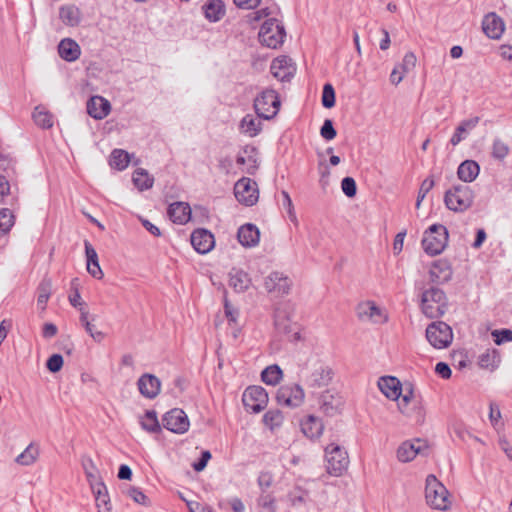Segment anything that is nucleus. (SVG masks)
<instances>
[{
	"instance_id": "nucleus-15",
	"label": "nucleus",
	"mask_w": 512,
	"mask_h": 512,
	"mask_svg": "<svg viewBox=\"0 0 512 512\" xmlns=\"http://www.w3.org/2000/svg\"><path fill=\"white\" fill-rule=\"evenodd\" d=\"M343 405V398L338 392L328 389L321 394L320 409L326 416L333 417L340 414Z\"/></svg>"
},
{
	"instance_id": "nucleus-57",
	"label": "nucleus",
	"mask_w": 512,
	"mask_h": 512,
	"mask_svg": "<svg viewBox=\"0 0 512 512\" xmlns=\"http://www.w3.org/2000/svg\"><path fill=\"white\" fill-rule=\"evenodd\" d=\"M435 182L432 176L424 179L420 185L417 199H416V207L420 206V203L424 200L428 192L434 187Z\"/></svg>"
},
{
	"instance_id": "nucleus-13",
	"label": "nucleus",
	"mask_w": 512,
	"mask_h": 512,
	"mask_svg": "<svg viewBox=\"0 0 512 512\" xmlns=\"http://www.w3.org/2000/svg\"><path fill=\"white\" fill-rule=\"evenodd\" d=\"M274 325L279 332L287 335L290 341L300 340V332L295 328L296 323H292L286 310L280 308L275 310Z\"/></svg>"
},
{
	"instance_id": "nucleus-11",
	"label": "nucleus",
	"mask_w": 512,
	"mask_h": 512,
	"mask_svg": "<svg viewBox=\"0 0 512 512\" xmlns=\"http://www.w3.org/2000/svg\"><path fill=\"white\" fill-rule=\"evenodd\" d=\"M234 195L237 201L245 206H253L259 198L257 183L251 178L242 177L234 185Z\"/></svg>"
},
{
	"instance_id": "nucleus-62",
	"label": "nucleus",
	"mask_w": 512,
	"mask_h": 512,
	"mask_svg": "<svg viewBox=\"0 0 512 512\" xmlns=\"http://www.w3.org/2000/svg\"><path fill=\"white\" fill-rule=\"evenodd\" d=\"M82 467L90 484L93 483V481L96 480L95 473L97 472L93 460L90 457L82 459Z\"/></svg>"
},
{
	"instance_id": "nucleus-37",
	"label": "nucleus",
	"mask_w": 512,
	"mask_h": 512,
	"mask_svg": "<svg viewBox=\"0 0 512 512\" xmlns=\"http://www.w3.org/2000/svg\"><path fill=\"white\" fill-rule=\"evenodd\" d=\"M284 373L278 364L265 367L261 372V381L266 385L276 386L283 379Z\"/></svg>"
},
{
	"instance_id": "nucleus-52",
	"label": "nucleus",
	"mask_w": 512,
	"mask_h": 512,
	"mask_svg": "<svg viewBox=\"0 0 512 512\" xmlns=\"http://www.w3.org/2000/svg\"><path fill=\"white\" fill-rule=\"evenodd\" d=\"M257 505L263 509L268 510V512H276V499L269 492H261L259 497L257 498Z\"/></svg>"
},
{
	"instance_id": "nucleus-50",
	"label": "nucleus",
	"mask_w": 512,
	"mask_h": 512,
	"mask_svg": "<svg viewBox=\"0 0 512 512\" xmlns=\"http://www.w3.org/2000/svg\"><path fill=\"white\" fill-rule=\"evenodd\" d=\"M357 314L360 319L363 317L371 319L376 315H380L381 309L374 302L369 301L358 305Z\"/></svg>"
},
{
	"instance_id": "nucleus-25",
	"label": "nucleus",
	"mask_w": 512,
	"mask_h": 512,
	"mask_svg": "<svg viewBox=\"0 0 512 512\" xmlns=\"http://www.w3.org/2000/svg\"><path fill=\"white\" fill-rule=\"evenodd\" d=\"M58 54L63 60L74 62L79 59L81 48L74 39L64 38L58 44Z\"/></svg>"
},
{
	"instance_id": "nucleus-3",
	"label": "nucleus",
	"mask_w": 512,
	"mask_h": 512,
	"mask_svg": "<svg viewBox=\"0 0 512 512\" xmlns=\"http://www.w3.org/2000/svg\"><path fill=\"white\" fill-rule=\"evenodd\" d=\"M449 233L447 228L439 223L430 225L424 232L421 241L422 248L429 256L441 254L448 244Z\"/></svg>"
},
{
	"instance_id": "nucleus-48",
	"label": "nucleus",
	"mask_w": 512,
	"mask_h": 512,
	"mask_svg": "<svg viewBox=\"0 0 512 512\" xmlns=\"http://www.w3.org/2000/svg\"><path fill=\"white\" fill-rule=\"evenodd\" d=\"M80 283L78 278H73L70 282V294L68 296V300L74 308L79 309L80 307H85L86 303L81 301L80 295Z\"/></svg>"
},
{
	"instance_id": "nucleus-7",
	"label": "nucleus",
	"mask_w": 512,
	"mask_h": 512,
	"mask_svg": "<svg viewBox=\"0 0 512 512\" xmlns=\"http://www.w3.org/2000/svg\"><path fill=\"white\" fill-rule=\"evenodd\" d=\"M325 458L327 461V473L331 476H341L349 464L347 451L336 443L326 446Z\"/></svg>"
},
{
	"instance_id": "nucleus-55",
	"label": "nucleus",
	"mask_w": 512,
	"mask_h": 512,
	"mask_svg": "<svg viewBox=\"0 0 512 512\" xmlns=\"http://www.w3.org/2000/svg\"><path fill=\"white\" fill-rule=\"evenodd\" d=\"M64 365L63 356L59 353L52 354L46 361V368L51 373H58Z\"/></svg>"
},
{
	"instance_id": "nucleus-54",
	"label": "nucleus",
	"mask_w": 512,
	"mask_h": 512,
	"mask_svg": "<svg viewBox=\"0 0 512 512\" xmlns=\"http://www.w3.org/2000/svg\"><path fill=\"white\" fill-rule=\"evenodd\" d=\"M320 135L326 141H331L337 136V130L332 119L327 118L324 120L320 128Z\"/></svg>"
},
{
	"instance_id": "nucleus-23",
	"label": "nucleus",
	"mask_w": 512,
	"mask_h": 512,
	"mask_svg": "<svg viewBox=\"0 0 512 512\" xmlns=\"http://www.w3.org/2000/svg\"><path fill=\"white\" fill-rule=\"evenodd\" d=\"M239 243L244 247H254L259 243L260 231L255 224L246 223L237 232Z\"/></svg>"
},
{
	"instance_id": "nucleus-35",
	"label": "nucleus",
	"mask_w": 512,
	"mask_h": 512,
	"mask_svg": "<svg viewBox=\"0 0 512 512\" xmlns=\"http://www.w3.org/2000/svg\"><path fill=\"white\" fill-rule=\"evenodd\" d=\"M239 130L249 137H255L262 131V123L253 115L247 114L241 119Z\"/></svg>"
},
{
	"instance_id": "nucleus-6",
	"label": "nucleus",
	"mask_w": 512,
	"mask_h": 512,
	"mask_svg": "<svg viewBox=\"0 0 512 512\" xmlns=\"http://www.w3.org/2000/svg\"><path fill=\"white\" fill-rule=\"evenodd\" d=\"M279 94L274 89L263 90L253 103L254 110L260 119L271 120L280 108Z\"/></svg>"
},
{
	"instance_id": "nucleus-34",
	"label": "nucleus",
	"mask_w": 512,
	"mask_h": 512,
	"mask_svg": "<svg viewBox=\"0 0 512 512\" xmlns=\"http://www.w3.org/2000/svg\"><path fill=\"white\" fill-rule=\"evenodd\" d=\"M59 18L66 26L75 27L80 24L81 11L75 5H65L59 9Z\"/></svg>"
},
{
	"instance_id": "nucleus-24",
	"label": "nucleus",
	"mask_w": 512,
	"mask_h": 512,
	"mask_svg": "<svg viewBox=\"0 0 512 512\" xmlns=\"http://www.w3.org/2000/svg\"><path fill=\"white\" fill-rule=\"evenodd\" d=\"M167 214L176 224H186L191 218V207L185 202H174L168 206Z\"/></svg>"
},
{
	"instance_id": "nucleus-9",
	"label": "nucleus",
	"mask_w": 512,
	"mask_h": 512,
	"mask_svg": "<svg viewBox=\"0 0 512 512\" xmlns=\"http://www.w3.org/2000/svg\"><path fill=\"white\" fill-rule=\"evenodd\" d=\"M269 396L265 388L259 385L248 386L242 395V402L247 412L258 414L268 404Z\"/></svg>"
},
{
	"instance_id": "nucleus-32",
	"label": "nucleus",
	"mask_w": 512,
	"mask_h": 512,
	"mask_svg": "<svg viewBox=\"0 0 512 512\" xmlns=\"http://www.w3.org/2000/svg\"><path fill=\"white\" fill-rule=\"evenodd\" d=\"M229 285L235 292H245L251 285V278L247 272L239 268H232L230 273Z\"/></svg>"
},
{
	"instance_id": "nucleus-38",
	"label": "nucleus",
	"mask_w": 512,
	"mask_h": 512,
	"mask_svg": "<svg viewBox=\"0 0 512 512\" xmlns=\"http://www.w3.org/2000/svg\"><path fill=\"white\" fill-rule=\"evenodd\" d=\"M130 160L131 155L126 150L116 148L111 152L109 165L118 171H123L128 167Z\"/></svg>"
},
{
	"instance_id": "nucleus-63",
	"label": "nucleus",
	"mask_w": 512,
	"mask_h": 512,
	"mask_svg": "<svg viewBox=\"0 0 512 512\" xmlns=\"http://www.w3.org/2000/svg\"><path fill=\"white\" fill-rule=\"evenodd\" d=\"M224 313L230 325L232 323L236 324L239 316V310L232 306L226 296L224 297Z\"/></svg>"
},
{
	"instance_id": "nucleus-46",
	"label": "nucleus",
	"mask_w": 512,
	"mask_h": 512,
	"mask_svg": "<svg viewBox=\"0 0 512 512\" xmlns=\"http://www.w3.org/2000/svg\"><path fill=\"white\" fill-rule=\"evenodd\" d=\"M321 104L326 109H331L336 104V92L330 82H327L323 85Z\"/></svg>"
},
{
	"instance_id": "nucleus-18",
	"label": "nucleus",
	"mask_w": 512,
	"mask_h": 512,
	"mask_svg": "<svg viewBox=\"0 0 512 512\" xmlns=\"http://www.w3.org/2000/svg\"><path fill=\"white\" fill-rule=\"evenodd\" d=\"M137 387L143 397L155 399L161 391V381L154 374L144 373L139 377Z\"/></svg>"
},
{
	"instance_id": "nucleus-5",
	"label": "nucleus",
	"mask_w": 512,
	"mask_h": 512,
	"mask_svg": "<svg viewBox=\"0 0 512 512\" xmlns=\"http://www.w3.org/2000/svg\"><path fill=\"white\" fill-rule=\"evenodd\" d=\"M286 37V30L276 18H269L261 25L258 38L263 46L271 49L279 48Z\"/></svg>"
},
{
	"instance_id": "nucleus-64",
	"label": "nucleus",
	"mask_w": 512,
	"mask_h": 512,
	"mask_svg": "<svg viewBox=\"0 0 512 512\" xmlns=\"http://www.w3.org/2000/svg\"><path fill=\"white\" fill-rule=\"evenodd\" d=\"M416 61L417 59L415 54L413 52H407L403 57L402 63L400 64L401 70H403L405 73L409 72L415 67Z\"/></svg>"
},
{
	"instance_id": "nucleus-44",
	"label": "nucleus",
	"mask_w": 512,
	"mask_h": 512,
	"mask_svg": "<svg viewBox=\"0 0 512 512\" xmlns=\"http://www.w3.org/2000/svg\"><path fill=\"white\" fill-rule=\"evenodd\" d=\"M39 456V449L36 445L33 443H30L26 449L20 453L16 459L15 462L22 466H29L32 465L37 457Z\"/></svg>"
},
{
	"instance_id": "nucleus-21",
	"label": "nucleus",
	"mask_w": 512,
	"mask_h": 512,
	"mask_svg": "<svg viewBox=\"0 0 512 512\" xmlns=\"http://www.w3.org/2000/svg\"><path fill=\"white\" fill-rule=\"evenodd\" d=\"M380 391L390 400H399L403 385L395 376H382L378 380Z\"/></svg>"
},
{
	"instance_id": "nucleus-17",
	"label": "nucleus",
	"mask_w": 512,
	"mask_h": 512,
	"mask_svg": "<svg viewBox=\"0 0 512 512\" xmlns=\"http://www.w3.org/2000/svg\"><path fill=\"white\" fill-rule=\"evenodd\" d=\"M264 285L269 293H277L284 296L289 294L292 281L282 272L273 271L265 279Z\"/></svg>"
},
{
	"instance_id": "nucleus-40",
	"label": "nucleus",
	"mask_w": 512,
	"mask_h": 512,
	"mask_svg": "<svg viewBox=\"0 0 512 512\" xmlns=\"http://www.w3.org/2000/svg\"><path fill=\"white\" fill-rule=\"evenodd\" d=\"M500 361L501 359L498 350L492 349L491 351L487 350L479 356L478 365L482 369L494 371L498 368Z\"/></svg>"
},
{
	"instance_id": "nucleus-41",
	"label": "nucleus",
	"mask_w": 512,
	"mask_h": 512,
	"mask_svg": "<svg viewBox=\"0 0 512 512\" xmlns=\"http://www.w3.org/2000/svg\"><path fill=\"white\" fill-rule=\"evenodd\" d=\"M242 151L244 154L247 155L246 160L250 163V165L247 167L245 172L248 175H255L260 166V162H259V158H258V155H259L258 148L254 145H245L242 148Z\"/></svg>"
},
{
	"instance_id": "nucleus-10",
	"label": "nucleus",
	"mask_w": 512,
	"mask_h": 512,
	"mask_svg": "<svg viewBox=\"0 0 512 512\" xmlns=\"http://www.w3.org/2000/svg\"><path fill=\"white\" fill-rule=\"evenodd\" d=\"M304 400V389L297 383L281 385L276 393V402L281 406L298 408L304 403Z\"/></svg>"
},
{
	"instance_id": "nucleus-56",
	"label": "nucleus",
	"mask_w": 512,
	"mask_h": 512,
	"mask_svg": "<svg viewBox=\"0 0 512 512\" xmlns=\"http://www.w3.org/2000/svg\"><path fill=\"white\" fill-rule=\"evenodd\" d=\"M342 192L348 197L353 198L357 194V184L353 177L346 176L341 181Z\"/></svg>"
},
{
	"instance_id": "nucleus-45",
	"label": "nucleus",
	"mask_w": 512,
	"mask_h": 512,
	"mask_svg": "<svg viewBox=\"0 0 512 512\" xmlns=\"http://www.w3.org/2000/svg\"><path fill=\"white\" fill-rule=\"evenodd\" d=\"M122 493L131 498L137 504L145 507L151 506L150 499L138 487L125 485L122 488Z\"/></svg>"
},
{
	"instance_id": "nucleus-53",
	"label": "nucleus",
	"mask_w": 512,
	"mask_h": 512,
	"mask_svg": "<svg viewBox=\"0 0 512 512\" xmlns=\"http://www.w3.org/2000/svg\"><path fill=\"white\" fill-rule=\"evenodd\" d=\"M491 336L496 345H502L512 341V330L508 328L495 329L491 332Z\"/></svg>"
},
{
	"instance_id": "nucleus-29",
	"label": "nucleus",
	"mask_w": 512,
	"mask_h": 512,
	"mask_svg": "<svg viewBox=\"0 0 512 512\" xmlns=\"http://www.w3.org/2000/svg\"><path fill=\"white\" fill-rule=\"evenodd\" d=\"M202 11L209 22H218L225 16V3L222 0H208L202 6Z\"/></svg>"
},
{
	"instance_id": "nucleus-39",
	"label": "nucleus",
	"mask_w": 512,
	"mask_h": 512,
	"mask_svg": "<svg viewBox=\"0 0 512 512\" xmlns=\"http://www.w3.org/2000/svg\"><path fill=\"white\" fill-rule=\"evenodd\" d=\"M132 181L139 191H145L153 187L154 177L143 168H137L132 176Z\"/></svg>"
},
{
	"instance_id": "nucleus-12",
	"label": "nucleus",
	"mask_w": 512,
	"mask_h": 512,
	"mask_svg": "<svg viewBox=\"0 0 512 512\" xmlns=\"http://www.w3.org/2000/svg\"><path fill=\"white\" fill-rule=\"evenodd\" d=\"M162 425L175 434H184L189 430L190 421L183 409L173 408L163 415Z\"/></svg>"
},
{
	"instance_id": "nucleus-60",
	"label": "nucleus",
	"mask_w": 512,
	"mask_h": 512,
	"mask_svg": "<svg viewBox=\"0 0 512 512\" xmlns=\"http://www.w3.org/2000/svg\"><path fill=\"white\" fill-rule=\"evenodd\" d=\"M508 146L500 139H495L492 146V155L496 159H504L508 155Z\"/></svg>"
},
{
	"instance_id": "nucleus-43",
	"label": "nucleus",
	"mask_w": 512,
	"mask_h": 512,
	"mask_svg": "<svg viewBox=\"0 0 512 512\" xmlns=\"http://www.w3.org/2000/svg\"><path fill=\"white\" fill-rule=\"evenodd\" d=\"M52 281L49 278H44L37 287L38 297L37 306L42 310L46 308L47 302L51 295Z\"/></svg>"
},
{
	"instance_id": "nucleus-59",
	"label": "nucleus",
	"mask_w": 512,
	"mask_h": 512,
	"mask_svg": "<svg viewBox=\"0 0 512 512\" xmlns=\"http://www.w3.org/2000/svg\"><path fill=\"white\" fill-rule=\"evenodd\" d=\"M281 195H282V206H283V208L287 211L289 219L292 222L296 223L297 222V217H296L294 206H293V203H292V199H291L289 193L287 191L283 190L281 192Z\"/></svg>"
},
{
	"instance_id": "nucleus-27",
	"label": "nucleus",
	"mask_w": 512,
	"mask_h": 512,
	"mask_svg": "<svg viewBox=\"0 0 512 512\" xmlns=\"http://www.w3.org/2000/svg\"><path fill=\"white\" fill-rule=\"evenodd\" d=\"M84 248L88 273L96 279H101L103 272L100 268L98 254L95 248L88 240L84 241Z\"/></svg>"
},
{
	"instance_id": "nucleus-33",
	"label": "nucleus",
	"mask_w": 512,
	"mask_h": 512,
	"mask_svg": "<svg viewBox=\"0 0 512 512\" xmlns=\"http://www.w3.org/2000/svg\"><path fill=\"white\" fill-rule=\"evenodd\" d=\"M396 401H397V406H398V409L400 410V412L407 416H411L410 412L408 411V405L411 402H413L414 407H415V411H414L415 422L417 424H422L424 422L425 411L422 406H420V405L416 406V401L413 398H411L407 395H403V392H402L399 400H396ZM417 404H420V402H417Z\"/></svg>"
},
{
	"instance_id": "nucleus-22",
	"label": "nucleus",
	"mask_w": 512,
	"mask_h": 512,
	"mask_svg": "<svg viewBox=\"0 0 512 512\" xmlns=\"http://www.w3.org/2000/svg\"><path fill=\"white\" fill-rule=\"evenodd\" d=\"M482 29L490 39H499L504 32L503 20L494 12L488 13L482 21Z\"/></svg>"
},
{
	"instance_id": "nucleus-30",
	"label": "nucleus",
	"mask_w": 512,
	"mask_h": 512,
	"mask_svg": "<svg viewBox=\"0 0 512 512\" xmlns=\"http://www.w3.org/2000/svg\"><path fill=\"white\" fill-rule=\"evenodd\" d=\"M290 59L287 56H281L275 58L270 66L271 74L281 81H289L293 76L290 71Z\"/></svg>"
},
{
	"instance_id": "nucleus-31",
	"label": "nucleus",
	"mask_w": 512,
	"mask_h": 512,
	"mask_svg": "<svg viewBox=\"0 0 512 512\" xmlns=\"http://www.w3.org/2000/svg\"><path fill=\"white\" fill-rule=\"evenodd\" d=\"M480 173V165L475 160H464L457 169L458 178L465 182H473Z\"/></svg>"
},
{
	"instance_id": "nucleus-28",
	"label": "nucleus",
	"mask_w": 512,
	"mask_h": 512,
	"mask_svg": "<svg viewBox=\"0 0 512 512\" xmlns=\"http://www.w3.org/2000/svg\"><path fill=\"white\" fill-rule=\"evenodd\" d=\"M91 488L95 496L96 506L99 509L98 512H110L112 507L108 490L104 482L100 480L95 484L91 483Z\"/></svg>"
},
{
	"instance_id": "nucleus-26",
	"label": "nucleus",
	"mask_w": 512,
	"mask_h": 512,
	"mask_svg": "<svg viewBox=\"0 0 512 512\" xmlns=\"http://www.w3.org/2000/svg\"><path fill=\"white\" fill-rule=\"evenodd\" d=\"M302 433L309 439H318L324 430V425L319 417L308 415L306 419L300 421Z\"/></svg>"
},
{
	"instance_id": "nucleus-42",
	"label": "nucleus",
	"mask_w": 512,
	"mask_h": 512,
	"mask_svg": "<svg viewBox=\"0 0 512 512\" xmlns=\"http://www.w3.org/2000/svg\"><path fill=\"white\" fill-rule=\"evenodd\" d=\"M262 422L267 428L274 431L283 425L284 415L279 409H270L263 415Z\"/></svg>"
},
{
	"instance_id": "nucleus-1",
	"label": "nucleus",
	"mask_w": 512,
	"mask_h": 512,
	"mask_svg": "<svg viewBox=\"0 0 512 512\" xmlns=\"http://www.w3.org/2000/svg\"><path fill=\"white\" fill-rule=\"evenodd\" d=\"M448 309V301L445 292L438 287H431L422 292L421 310L423 314L436 319L442 317Z\"/></svg>"
},
{
	"instance_id": "nucleus-4",
	"label": "nucleus",
	"mask_w": 512,
	"mask_h": 512,
	"mask_svg": "<svg viewBox=\"0 0 512 512\" xmlns=\"http://www.w3.org/2000/svg\"><path fill=\"white\" fill-rule=\"evenodd\" d=\"M449 492L446 487L438 481L435 475L429 474L426 478L425 498L427 504L440 511L449 509Z\"/></svg>"
},
{
	"instance_id": "nucleus-58",
	"label": "nucleus",
	"mask_w": 512,
	"mask_h": 512,
	"mask_svg": "<svg viewBox=\"0 0 512 512\" xmlns=\"http://www.w3.org/2000/svg\"><path fill=\"white\" fill-rule=\"evenodd\" d=\"M274 476L270 471H261L257 478V484L261 492H268L267 490L272 486Z\"/></svg>"
},
{
	"instance_id": "nucleus-19",
	"label": "nucleus",
	"mask_w": 512,
	"mask_h": 512,
	"mask_svg": "<svg viewBox=\"0 0 512 512\" xmlns=\"http://www.w3.org/2000/svg\"><path fill=\"white\" fill-rule=\"evenodd\" d=\"M452 274L451 263L447 259L435 260L429 271L430 280L435 284L447 283L451 280Z\"/></svg>"
},
{
	"instance_id": "nucleus-49",
	"label": "nucleus",
	"mask_w": 512,
	"mask_h": 512,
	"mask_svg": "<svg viewBox=\"0 0 512 512\" xmlns=\"http://www.w3.org/2000/svg\"><path fill=\"white\" fill-rule=\"evenodd\" d=\"M15 216L8 208L0 209V233L7 234L14 226Z\"/></svg>"
},
{
	"instance_id": "nucleus-51",
	"label": "nucleus",
	"mask_w": 512,
	"mask_h": 512,
	"mask_svg": "<svg viewBox=\"0 0 512 512\" xmlns=\"http://www.w3.org/2000/svg\"><path fill=\"white\" fill-rule=\"evenodd\" d=\"M416 457V452L413 450V442H403L397 450V458L401 462H409Z\"/></svg>"
},
{
	"instance_id": "nucleus-16",
	"label": "nucleus",
	"mask_w": 512,
	"mask_h": 512,
	"mask_svg": "<svg viewBox=\"0 0 512 512\" xmlns=\"http://www.w3.org/2000/svg\"><path fill=\"white\" fill-rule=\"evenodd\" d=\"M334 375V370L330 366L321 363L307 376L305 383L310 388H322L331 383Z\"/></svg>"
},
{
	"instance_id": "nucleus-20",
	"label": "nucleus",
	"mask_w": 512,
	"mask_h": 512,
	"mask_svg": "<svg viewBox=\"0 0 512 512\" xmlns=\"http://www.w3.org/2000/svg\"><path fill=\"white\" fill-rule=\"evenodd\" d=\"M87 113L90 117L101 120L111 111V103L100 95L91 96L86 105Z\"/></svg>"
},
{
	"instance_id": "nucleus-8",
	"label": "nucleus",
	"mask_w": 512,
	"mask_h": 512,
	"mask_svg": "<svg viewBox=\"0 0 512 512\" xmlns=\"http://www.w3.org/2000/svg\"><path fill=\"white\" fill-rule=\"evenodd\" d=\"M426 338L436 349H444L453 341L452 328L444 321H434L426 328Z\"/></svg>"
},
{
	"instance_id": "nucleus-14",
	"label": "nucleus",
	"mask_w": 512,
	"mask_h": 512,
	"mask_svg": "<svg viewBox=\"0 0 512 512\" xmlns=\"http://www.w3.org/2000/svg\"><path fill=\"white\" fill-rule=\"evenodd\" d=\"M191 244L199 254L209 253L215 246L213 233L206 228L195 229L190 236Z\"/></svg>"
},
{
	"instance_id": "nucleus-36",
	"label": "nucleus",
	"mask_w": 512,
	"mask_h": 512,
	"mask_svg": "<svg viewBox=\"0 0 512 512\" xmlns=\"http://www.w3.org/2000/svg\"><path fill=\"white\" fill-rule=\"evenodd\" d=\"M140 425L143 430L149 433H160L162 431L157 412L153 409L146 410L144 415L140 417Z\"/></svg>"
},
{
	"instance_id": "nucleus-47",
	"label": "nucleus",
	"mask_w": 512,
	"mask_h": 512,
	"mask_svg": "<svg viewBox=\"0 0 512 512\" xmlns=\"http://www.w3.org/2000/svg\"><path fill=\"white\" fill-rule=\"evenodd\" d=\"M35 124L43 129H49L53 126L52 114L48 111L40 110L36 107L33 114Z\"/></svg>"
},
{
	"instance_id": "nucleus-2",
	"label": "nucleus",
	"mask_w": 512,
	"mask_h": 512,
	"mask_svg": "<svg viewBox=\"0 0 512 512\" xmlns=\"http://www.w3.org/2000/svg\"><path fill=\"white\" fill-rule=\"evenodd\" d=\"M474 197V192L469 186L455 184L445 191L444 204L453 212H464L472 206Z\"/></svg>"
},
{
	"instance_id": "nucleus-61",
	"label": "nucleus",
	"mask_w": 512,
	"mask_h": 512,
	"mask_svg": "<svg viewBox=\"0 0 512 512\" xmlns=\"http://www.w3.org/2000/svg\"><path fill=\"white\" fill-rule=\"evenodd\" d=\"M211 458V452L209 450H203L200 454V457L192 463V468L196 472L203 471Z\"/></svg>"
}]
</instances>
